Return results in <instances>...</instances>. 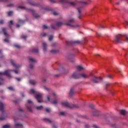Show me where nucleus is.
I'll use <instances>...</instances> for the list:
<instances>
[{
  "label": "nucleus",
  "instance_id": "9",
  "mask_svg": "<svg viewBox=\"0 0 128 128\" xmlns=\"http://www.w3.org/2000/svg\"><path fill=\"white\" fill-rule=\"evenodd\" d=\"M28 60H30V69H33L34 68V63H36L37 61L36 60L32 58H29Z\"/></svg>",
  "mask_w": 128,
  "mask_h": 128
},
{
  "label": "nucleus",
  "instance_id": "51",
  "mask_svg": "<svg viewBox=\"0 0 128 128\" xmlns=\"http://www.w3.org/2000/svg\"><path fill=\"white\" fill-rule=\"evenodd\" d=\"M14 46L16 48H20V46L18 44H14Z\"/></svg>",
  "mask_w": 128,
  "mask_h": 128
},
{
  "label": "nucleus",
  "instance_id": "26",
  "mask_svg": "<svg viewBox=\"0 0 128 128\" xmlns=\"http://www.w3.org/2000/svg\"><path fill=\"white\" fill-rule=\"evenodd\" d=\"M126 111L125 110H120V114H121L123 115V116L126 115Z\"/></svg>",
  "mask_w": 128,
  "mask_h": 128
},
{
  "label": "nucleus",
  "instance_id": "17",
  "mask_svg": "<svg viewBox=\"0 0 128 128\" xmlns=\"http://www.w3.org/2000/svg\"><path fill=\"white\" fill-rule=\"evenodd\" d=\"M15 128H23V126L20 123H16L15 124Z\"/></svg>",
  "mask_w": 128,
  "mask_h": 128
},
{
  "label": "nucleus",
  "instance_id": "62",
  "mask_svg": "<svg viewBox=\"0 0 128 128\" xmlns=\"http://www.w3.org/2000/svg\"><path fill=\"white\" fill-rule=\"evenodd\" d=\"M14 120L16 122V120H18V118H16V117H14Z\"/></svg>",
  "mask_w": 128,
  "mask_h": 128
},
{
  "label": "nucleus",
  "instance_id": "18",
  "mask_svg": "<svg viewBox=\"0 0 128 128\" xmlns=\"http://www.w3.org/2000/svg\"><path fill=\"white\" fill-rule=\"evenodd\" d=\"M42 46H43V50L44 52H46L47 50V44L45 42L42 43Z\"/></svg>",
  "mask_w": 128,
  "mask_h": 128
},
{
  "label": "nucleus",
  "instance_id": "54",
  "mask_svg": "<svg viewBox=\"0 0 128 128\" xmlns=\"http://www.w3.org/2000/svg\"><path fill=\"white\" fill-rule=\"evenodd\" d=\"M99 26H100V28H104V26L102 25L101 24H99Z\"/></svg>",
  "mask_w": 128,
  "mask_h": 128
},
{
  "label": "nucleus",
  "instance_id": "24",
  "mask_svg": "<svg viewBox=\"0 0 128 128\" xmlns=\"http://www.w3.org/2000/svg\"><path fill=\"white\" fill-rule=\"evenodd\" d=\"M4 84V79L0 76V85H2Z\"/></svg>",
  "mask_w": 128,
  "mask_h": 128
},
{
  "label": "nucleus",
  "instance_id": "38",
  "mask_svg": "<svg viewBox=\"0 0 128 128\" xmlns=\"http://www.w3.org/2000/svg\"><path fill=\"white\" fill-rule=\"evenodd\" d=\"M12 14H13V12L12 11L8 12V16H10Z\"/></svg>",
  "mask_w": 128,
  "mask_h": 128
},
{
  "label": "nucleus",
  "instance_id": "29",
  "mask_svg": "<svg viewBox=\"0 0 128 128\" xmlns=\"http://www.w3.org/2000/svg\"><path fill=\"white\" fill-rule=\"evenodd\" d=\"M30 82L32 85H35L36 84V81H34V80H30Z\"/></svg>",
  "mask_w": 128,
  "mask_h": 128
},
{
  "label": "nucleus",
  "instance_id": "27",
  "mask_svg": "<svg viewBox=\"0 0 128 128\" xmlns=\"http://www.w3.org/2000/svg\"><path fill=\"white\" fill-rule=\"evenodd\" d=\"M42 108H43L42 106H36V110H42Z\"/></svg>",
  "mask_w": 128,
  "mask_h": 128
},
{
  "label": "nucleus",
  "instance_id": "12",
  "mask_svg": "<svg viewBox=\"0 0 128 128\" xmlns=\"http://www.w3.org/2000/svg\"><path fill=\"white\" fill-rule=\"evenodd\" d=\"M84 7L82 6H80L79 8H78V18L79 19L81 20L82 19V14L81 12H82V10H83Z\"/></svg>",
  "mask_w": 128,
  "mask_h": 128
},
{
  "label": "nucleus",
  "instance_id": "30",
  "mask_svg": "<svg viewBox=\"0 0 128 128\" xmlns=\"http://www.w3.org/2000/svg\"><path fill=\"white\" fill-rule=\"evenodd\" d=\"M26 108L28 110L29 112H32L31 106H28V105H27L26 106Z\"/></svg>",
  "mask_w": 128,
  "mask_h": 128
},
{
  "label": "nucleus",
  "instance_id": "31",
  "mask_svg": "<svg viewBox=\"0 0 128 128\" xmlns=\"http://www.w3.org/2000/svg\"><path fill=\"white\" fill-rule=\"evenodd\" d=\"M33 105V102L30 100H28V106Z\"/></svg>",
  "mask_w": 128,
  "mask_h": 128
},
{
  "label": "nucleus",
  "instance_id": "20",
  "mask_svg": "<svg viewBox=\"0 0 128 128\" xmlns=\"http://www.w3.org/2000/svg\"><path fill=\"white\" fill-rule=\"evenodd\" d=\"M43 120L46 122H49L50 124L52 123V120H50V118H43Z\"/></svg>",
  "mask_w": 128,
  "mask_h": 128
},
{
  "label": "nucleus",
  "instance_id": "56",
  "mask_svg": "<svg viewBox=\"0 0 128 128\" xmlns=\"http://www.w3.org/2000/svg\"><path fill=\"white\" fill-rule=\"evenodd\" d=\"M108 78H112V75H110V74H108L107 76Z\"/></svg>",
  "mask_w": 128,
  "mask_h": 128
},
{
  "label": "nucleus",
  "instance_id": "6",
  "mask_svg": "<svg viewBox=\"0 0 128 128\" xmlns=\"http://www.w3.org/2000/svg\"><path fill=\"white\" fill-rule=\"evenodd\" d=\"M62 105L69 108V109H74L78 108V105H69V104L68 102H62Z\"/></svg>",
  "mask_w": 128,
  "mask_h": 128
},
{
  "label": "nucleus",
  "instance_id": "45",
  "mask_svg": "<svg viewBox=\"0 0 128 128\" xmlns=\"http://www.w3.org/2000/svg\"><path fill=\"white\" fill-rule=\"evenodd\" d=\"M18 8H20L21 9H25V10H26V8L24 7V6H18Z\"/></svg>",
  "mask_w": 128,
  "mask_h": 128
},
{
  "label": "nucleus",
  "instance_id": "21",
  "mask_svg": "<svg viewBox=\"0 0 128 128\" xmlns=\"http://www.w3.org/2000/svg\"><path fill=\"white\" fill-rule=\"evenodd\" d=\"M92 115L95 116H99V112L98 110H95L92 112Z\"/></svg>",
  "mask_w": 128,
  "mask_h": 128
},
{
  "label": "nucleus",
  "instance_id": "2",
  "mask_svg": "<svg viewBox=\"0 0 128 128\" xmlns=\"http://www.w3.org/2000/svg\"><path fill=\"white\" fill-rule=\"evenodd\" d=\"M11 72H14L16 74H18V70H6L4 72H0V75H6L8 78H12V76L10 74Z\"/></svg>",
  "mask_w": 128,
  "mask_h": 128
},
{
  "label": "nucleus",
  "instance_id": "40",
  "mask_svg": "<svg viewBox=\"0 0 128 128\" xmlns=\"http://www.w3.org/2000/svg\"><path fill=\"white\" fill-rule=\"evenodd\" d=\"M42 28L44 29V30L48 29V26H46V24H44L42 26Z\"/></svg>",
  "mask_w": 128,
  "mask_h": 128
},
{
  "label": "nucleus",
  "instance_id": "22",
  "mask_svg": "<svg viewBox=\"0 0 128 128\" xmlns=\"http://www.w3.org/2000/svg\"><path fill=\"white\" fill-rule=\"evenodd\" d=\"M76 68L78 69V70L80 71H82L84 70V68L81 66H77Z\"/></svg>",
  "mask_w": 128,
  "mask_h": 128
},
{
  "label": "nucleus",
  "instance_id": "46",
  "mask_svg": "<svg viewBox=\"0 0 128 128\" xmlns=\"http://www.w3.org/2000/svg\"><path fill=\"white\" fill-rule=\"evenodd\" d=\"M46 112L48 113H50V109L48 108H46Z\"/></svg>",
  "mask_w": 128,
  "mask_h": 128
},
{
  "label": "nucleus",
  "instance_id": "64",
  "mask_svg": "<svg viewBox=\"0 0 128 128\" xmlns=\"http://www.w3.org/2000/svg\"><path fill=\"white\" fill-rule=\"evenodd\" d=\"M53 128H57V126L56 125H52Z\"/></svg>",
  "mask_w": 128,
  "mask_h": 128
},
{
  "label": "nucleus",
  "instance_id": "23",
  "mask_svg": "<svg viewBox=\"0 0 128 128\" xmlns=\"http://www.w3.org/2000/svg\"><path fill=\"white\" fill-rule=\"evenodd\" d=\"M74 88H72L70 92V96H72L74 95Z\"/></svg>",
  "mask_w": 128,
  "mask_h": 128
},
{
  "label": "nucleus",
  "instance_id": "39",
  "mask_svg": "<svg viewBox=\"0 0 128 128\" xmlns=\"http://www.w3.org/2000/svg\"><path fill=\"white\" fill-rule=\"evenodd\" d=\"M53 40V36L52 35H51L50 36L49 38H48V40L50 41H52Z\"/></svg>",
  "mask_w": 128,
  "mask_h": 128
},
{
  "label": "nucleus",
  "instance_id": "3",
  "mask_svg": "<svg viewBox=\"0 0 128 128\" xmlns=\"http://www.w3.org/2000/svg\"><path fill=\"white\" fill-rule=\"evenodd\" d=\"M90 76L94 77V78H92V81L95 84H98L102 82V78H101V77H98L94 76V74L92 72L90 73Z\"/></svg>",
  "mask_w": 128,
  "mask_h": 128
},
{
  "label": "nucleus",
  "instance_id": "52",
  "mask_svg": "<svg viewBox=\"0 0 128 128\" xmlns=\"http://www.w3.org/2000/svg\"><path fill=\"white\" fill-rule=\"evenodd\" d=\"M46 10L49 11V10H52V9L51 8H46Z\"/></svg>",
  "mask_w": 128,
  "mask_h": 128
},
{
  "label": "nucleus",
  "instance_id": "60",
  "mask_svg": "<svg viewBox=\"0 0 128 128\" xmlns=\"http://www.w3.org/2000/svg\"><path fill=\"white\" fill-rule=\"evenodd\" d=\"M47 99H48V102H50V97L49 96H47Z\"/></svg>",
  "mask_w": 128,
  "mask_h": 128
},
{
  "label": "nucleus",
  "instance_id": "43",
  "mask_svg": "<svg viewBox=\"0 0 128 128\" xmlns=\"http://www.w3.org/2000/svg\"><path fill=\"white\" fill-rule=\"evenodd\" d=\"M92 126L94 128H100L99 127V126H98V125H96L95 124H94V125H92Z\"/></svg>",
  "mask_w": 128,
  "mask_h": 128
},
{
  "label": "nucleus",
  "instance_id": "25",
  "mask_svg": "<svg viewBox=\"0 0 128 128\" xmlns=\"http://www.w3.org/2000/svg\"><path fill=\"white\" fill-rule=\"evenodd\" d=\"M8 24H9V28H12V26L13 25V24H14L13 20H10V22H8Z\"/></svg>",
  "mask_w": 128,
  "mask_h": 128
},
{
  "label": "nucleus",
  "instance_id": "11",
  "mask_svg": "<svg viewBox=\"0 0 128 128\" xmlns=\"http://www.w3.org/2000/svg\"><path fill=\"white\" fill-rule=\"evenodd\" d=\"M0 111L2 112V116H4V104L1 101H0Z\"/></svg>",
  "mask_w": 128,
  "mask_h": 128
},
{
  "label": "nucleus",
  "instance_id": "14",
  "mask_svg": "<svg viewBox=\"0 0 128 128\" xmlns=\"http://www.w3.org/2000/svg\"><path fill=\"white\" fill-rule=\"evenodd\" d=\"M10 63L15 68H18L20 67L19 65H17L16 64H14V62L13 60H10Z\"/></svg>",
  "mask_w": 128,
  "mask_h": 128
},
{
  "label": "nucleus",
  "instance_id": "58",
  "mask_svg": "<svg viewBox=\"0 0 128 128\" xmlns=\"http://www.w3.org/2000/svg\"><path fill=\"white\" fill-rule=\"evenodd\" d=\"M14 6V4H8L7 6L8 7H11V6Z\"/></svg>",
  "mask_w": 128,
  "mask_h": 128
},
{
  "label": "nucleus",
  "instance_id": "19",
  "mask_svg": "<svg viewBox=\"0 0 128 128\" xmlns=\"http://www.w3.org/2000/svg\"><path fill=\"white\" fill-rule=\"evenodd\" d=\"M2 32H4V35L6 37L8 36V34L6 28H2Z\"/></svg>",
  "mask_w": 128,
  "mask_h": 128
},
{
  "label": "nucleus",
  "instance_id": "55",
  "mask_svg": "<svg viewBox=\"0 0 128 128\" xmlns=\"http://www.w3.org/2000/svg\"><path fill=\"white\" fill-rule=\"evenodd\" d=\"M60 116H64V112H60Z\"/></svg>",
  "mask_w": 128,
  "mask_h": 128
},
{
  "label": "nucleus",
  "instance_id": "10",
  "mask_svg": "<svg viewBox=\"0 0 128 128\" xmlns=\"http://www.w3.org/2000/svg\"><path fill=\"white\" fill-rule=\"evenodd\" d=\"M36 100H37V102H39V104H41L42 102H43L42 100V96L41 94H37L36 96Z\"/></svg>",
  "mask_w": 128,
  "mask_h": 128
},
{
  "label": "nucleus",
  "instance_id": "16",
  "mask_svg": "<svg viewBox=\"0 0 128 128\" xmlns=\"http://www.w3.org/2000/svg\"><path fill=\"white\" fill-rule=\"evenodd\" d=\"M28 3H29L30 5L33 6H40V4H36V3L32 2H28Z\"/></svg>",
  "mask_w": 128,
  "mask_h": 128
},
{
  "label": "nucleus",
  "instance_id": "4",
  "mask_svg": "<svg viewBox=\"0 0 128 128\" xmlns=\"http://www.w3.org/2000/svg\"><path fill=\"white\" fill-rule=\"evenodd\" d=\"M76 21L74 18H71L68 20V23L66 24L68 26H70L73 28H77L80 26V24H76L75 25L72 24H75Z\"/></svg>",
  "mask_w": 128,
  "mask_h": 128
},
{
  "label": "nucleus",
  "instance_id": "41",
  "mask_svg": "<svg viewBox=\"0 0 128 128\" xmlns=\"http://www.w3.org/2000/svg\"><path fill=\"white\" fill-rule=\"evenodd\" d=\"M30 93L35 94L36 92L34 90H31Z\"/></svg>",
  "mask_w": 128,
  "mask_h": 128
},
{
  "label": "nucleus",
  "instance_id": "57",
  "mask_svg": "<svg viewBox=\"0 0 128 128\" xmlns=\"http://www.w3.org/2000/svg\"><path fill=\"white\" fill-rule=\"evenodd\" d=\"M5 119H6V118L4 117H0V120H4Z\"/></svg>",
  "mask_w": 128,
  "mask_h": 128
},
{
  "label": "nucleus",
  "instance_id": "61",
  "mask_svg": "<svg viewBox=\"0 0 128 128\" xmlns=\"http://www.w3.org/2000/svg\"><path fill=\"white\" fill-rule=\"evenodd\" d=\"M19 112H22V110L21 108H18Z\"/></svg>",
  "mask_w": 128,
  "mask_h": 128
},
{
  "label": "nucleus",
  "instance_id": "15",
  "mask_svg": "<svg viewBox=\"0 0 128 128\" xmlns=\"http://www.w3.org/2000/svg\"><path fill=\"white\" fill-rule=\"evenodd\" d=\"M71 44L73 45V44H81V42L79 40H74V41H71L70 42Z\"/></svg>",
  "mask_w": 128,
  "mask_h": 128
},
{
  "label": "nucleus",
  "instance_id": "36",
  "mask_svg": "<svg viewBox=\"0 0 128 128\" xmlns=\"http://www.w3.org/2000/svg\"><path fill=\"white\" fill-rule=\"evenodd\" d=\"M58 52V50H50V52L53 53V54H56Z\"/></svg>",
  "mask_w": 128,
  "mask_h": 128
},
{
  "label": "nucleus",
  "instance_id": "34",
  "mask_svg": "<svg viewBox=\"0 0 128 128\" xmlns=\"http://www.w3.org/2000/svg\"><path fill=\"white\" fill-rule=\"evenodd\" d=\"M88 4H89V3L88 2H82V5H83L84 6H87Z\"/></svg>",
  "mask_w": 128,
  "mask_h": 128
},
{
  "label": "nucleus",
  "instance_id": "53",
  "mask_svg": "<svg viewBox=\"0 0 128 128\" xmlns=\"http://www.w3.org/2000/svg\"><path fill=\"white\" fill-rule=\"evenodd\" d=\"M4 42H9L8 40L7 39V38L4 39Z\"/></svg>",
  "mask_w": 128,
  "mask_h": 128
},
{
  "label": "nucleus",
  "instance_id": "28",
  "mask_svg": "<svg viewBox=\"0 0 128 128\" xmlns=\"http://www.w3.org/2000/svg\"><path fill=\"white\" fill-rule=\"evenodd\" d=\"M50 102L53 104L56 105L58 104V100L56 99H55L53 100V102L50 101Z\"/></svg>",
  "mask_w": 128,
  "mask_h": 128
},
{
  "label": "nucleus",
  "instance_id": "44",
  "mask_svg": "<svg viewBox=\"0 0 128 128\" xmlns=\"http://www.w3.org/2000/svg\"><path fill=\"white\" fill-rule=\"evenodd\" d=\"M8 89H9L10 90H14V88H13V87H12V86L8 87Z\"/></svg>",
  "mask_w": 128,
  "mask_h": 128
},
{
  "label": "nucleus",
  "instance_id": "35",
  "mask_svg": "<svg viewBox=\"0 0 128 128\" xmlns=\"http://www.w3.org/2000/svg\"><path fill=\"white\" fill-rule=\"evenodd\" d=\"M32 52H38V48H34L32 51Z\"/></svg>",
  "mask_w": 128,
  "mask_h": 128
},
{
  "label": "nucleus",
  "instance_id": "49",
  "mask_svg": "<svg viewBox=\"0 0 128 128\" xmlns=\"http://www.w3.org/2000/svg\"><path fill=\"white\" fill-rule=\"evenodd\" d=\"M50 1L52 3H56V2L55 0H50Z\"/></svg>",
  "mask_w": 128,
  "mask_h": 128
},
{
  "label": "nucleus",
  "instance_id": "50",
  "mask_svg": "<svg viewBox=\"0 0 128 128\" xmlns=\"http://www.w3.org/2000/svg\"><path fill=\"white\" fill-rule=\"evenodd\" d=\"M4 24V20H0V24Z\"/></svg>",
  "mask_w": 128,
  "mask_h": 128
},
{
  "label": "nucleus",
  "instance_id": "42",
  "mask_svg": "<svg viewBox=\"0 0 128 128\" xmlns=\"http://www.w3.org/2000/svg\"><path fill=\"white\" fill-rule=\"evenodd\" d=\"M90 108L92 109H94L95 106L94 104H90Z\"/></svg>",
  "mask_w": 128,
  "mask_h": 128
},
{
  "label": "nucleus",
  "instance_id": "7",
  "mask_svg": "<svg viewBox=\"0 0 128 128\" xmlns=\"http://www.w3.org/2000/svg\"><path fill=\"white\" fill-rule=\"evenodd\" d=\"M115 41L118 44H122L124 41L123 35H122L121 34L116 35L115 37Z\"/></svg>",
  "mask_w": 128,
  "mask_h": 128
},
{
  "label": "nucleus",
  "instance_id": "32",
  "mask_svg": "<svg viewBox=\"0 0 128 128\" xmlns=\"http://www.w3.org/2000/svg\"><path fill=\"white\" fill-rule=\"evenodd\" d=\"M26 20H22L21 19L18 20V22L20 24H24Z\"/></svg>",
  "mask_w": 128,
  "mask_h": 128
},
{
  "label": "nucleus",
  "instance_id": "48",
  "mask_svg": "<svg viewBox=\"0 0 128 128\" xmlns=\"http://www.w3.org/2000/svg\"><path fill=\"white\" fill-rule=\"evenodd\" d=\"M22 38L24 39H26L27 38V36L26 35H22Z\"/></svg>",
  "mask_w": 128,
  "mask_h": 128
},
{
  "label": "nucleus",
  "instance_id": "33",
  "mask_svg": "<svg viewBox=\"0 0 128 128\" xmlns=\"http://www.w3.org/2000/svg\"><path fill=\"white\" fill-rule=\"evenodd\" d=\"M2 128H11L10 125H4Z\"/></svg>",
  "mask_w": 128,
  "mask_h": 128
},
{
  "label": "nucleus",
  "instance_id": "37",
  "mask_svg": "<svg viewBox=\"0 0 128 128\" xmlns=\"http://www.w3.org/2000/svg\"><path fill=\"white\" fill-rule=\"evenodd\" d=\"M43 88L44 90H46V91H50V89L48 88H47L46 86H43Z\"/></svg>",
  "mask_w": 128,
  "mask_h": 128
},
{
  "label": "nucleus",
  "instance_id": "5",
  "mask_svg": "<svg viewBox=\"0 0 128 128\" xmlns=\"http://www.w3.org/2000/svg\"><path fill=\"white\" fill-rule=\"evenodd\" d=\"M60 2L64 4L63 7L66 8L67 7L66 6H76V3L74 2H69L68 0H60Z\"/></svg>",
  "mask_w": 128,
  "mask_h": 128
},
{
  "label": "nucleus",
  "instance_id": "13",
  "mask_svg": "<svg viewBox=\"0 0 128 128\" xmlns=\"http://www.w3.org/2000/svg\"><path fill=\"white\" fill-rule=\"evenodd\" d=\"M28 10L29 12H30L32 14L33 16L36 18H38L40 17V16L39 15H38V14L35 13V12L34 10L30 9V8H28Z\"/></svg>",
  "mask_w": 128,
  "mask_h": 128
},
{
  "label": "nucleus",
  "instance_id": "63",
  "mask_svg": "<svg viewBox=\"0 0 128 128\" xmlns=\"http://www.w3.org/2000/svg\"><path fill=\"white\" fill-rule=\"evenodd\" d=\"M85 128H90L89 125H85Z\"/></svg>",
  "mask_w": 128,
  "mask_h": 128
},
{
  "label": "nucleus",
  "instance_id": "47",
  "mask_svg": "<svg viewBox=\"0 0 128 128\" xmlns=\"http://www.w3.org/2000/svg\"><path fill=\"white\" fill-rule=\"evenodd\" d=\"M53 14H54V16H58V12H53Z\"/></svg>",
  "mask_w": 128,
  "mask_h": 128
},
{
  "label": "nucleus",
  "instance_id": "59",
  "mask_svg": "<svg viewBox=\"0 0 128 128\" xmlns=\"http://www.w3.org/2000/svg\"><path fill=\"white\" fill-rule=\"evenodd\" d=\"M112 127L114 128H116V124H113L112 125Z\"/></svg>",
  "mask_w": 128,
  "mask_h": 128
},
{
  "label": "nucleus",
  "instance_id": "1",
  "mask_svg": "<svg viewBox=\"0 0 128 128\" xmlns=\"http://www.w3.org/2000/svg\"><path fill=\"white\" fill-rule=\"evenodd\" d=\"M88 78L89 76L85 74H78L77 72H74L71 76L70 78Z\"/></svg>",
  "mask_w": 128,
  "mask_h": 128
},
{
  "label": "nucleus",
  "instance_id": "8",
  "mask_svg": "<svg viewBox=\"0 0 128 128\" xmlns=\"http://www.w3.org/2000/svg\"><path fill=\"white\" fill-rule=\"evenodd\" d=\"M64 24L62 22H58L56 24H54L51 26L52 28L54 30H56L58 27H60L62 26Z\"/></svg>",
  "mask_w": 128,
  "mask_h": 128
}]
</instances>
